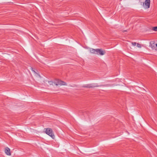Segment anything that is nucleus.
Returning a JSON list of instances; mask_svg holds the SVG:
<instances>
[{"label": "nucleus", "instance_id": "obj_4", "mask_svg": "<svg viewBox=\"0 0 157 157\" xmlns=\"http://www.w3.org/2000/svg\"><path fill=\"white\" fill-rule=\"evenodd\" d=\"M99 86L97 84H88L85 85L83 87L87 88L96 87Z\"/></svg>", "mask_w": 157, "mask_h": 157}, {"label": "nucleus", "instance_id": "obj_13", "mask_svg": "<svg viewBox=\"0 0 157 157\" xmlns=\"http://www.w3.org/2000/svg\"><path fill=\"white\" fill-rule=\"evenodd\" d=\"M32 71L35 73L37 74L36 72L33 70H32Z\"/></svg>", "mask_w": 157, "mask_h": 157}, {"label": "nucleus", "instance_id": "obj_2", "mask_svg": "<svg viewBox=\"0 0 157 157\" xmlns=\"http://www.w3.org/2000/svg\"><path fill=\"white\" fill-rule=\"evenodd\" d=\"M54 84H55L56 86H58V85H67V83L62 81L59 79H57L54 82Z\"/></svg>", "mask_w": 157, "mask_h": 157}, {"label": "nucleus", "instance_id": "obj_5", "mask_svg": "<svg viewBox=\"0 0 157 157\" xmlns=\"http://www.w3.org/2000/svg\"><path fill=\"white\" fill-rule=\"evenodd\" d=\"M96 54L102 56L104 55L105 53V51L102 49H96Z\"/></svg>", "mask_w": 157, "mask_h": 157}, {"label": "nucleus", "instance_id": "obj_3", "mask_svg": "<svg viewBox=\"0 0 157 157\" xmlns=\"http://www.w3.org/2000/svg\"><path fill=\"white\" fill-rule=\"evenodd\" d=\"M150 0H145L143 3V6L145 9H147L150 7Z\"/></svg>", "mask_w": 157, "mask_h": 157}, {"label": "nucleus", "instance_id": "obj_15", "mask_svg": "<svg viewBox=\"0 0 157 157\" xmlns=\"http://www.w3.org/2000/svg\"><path fill=\"white\" fill-rule=\"evenodd\" d=\"M157 47V44H156L155 45Z\"/></svg>", "mask_w": 157, "mask_h": 157}, {"label": "nucleus", "instance_id": "obj_6", "mask_svg": "<svg viewBox=\"0 0 157 157\" xmlns=\"http://www.w3.org/2000/svg\"><path fill=\"white\" fill-rule=\"evenodd\" d=\"M5 153L7 155H11L10 150V149L8 147H7L5 149Z\"/></svg>", "mask_w": 157, "mask_h": 157}, {"label": "nucleus", "instance_id": "obj_12", "mask_svg": "<svg viewBox=\"0 0 157 157\" xmlns=\"http://www.w3.org/2000/svg\"><path fill=\"white\" fill-rule=\"evenodd\" d=\"M132 44L134 46H135L136 45V42H132Z\"/></svg>", "mask_w": 157, "mask_h": 157}, {"label": "nucleus", "instance_id": "obj_9", "mask_svg": "<svg viewBox=\"0 0 157 157\" xmlns=\"http://www.w3.org/2000/svg\"><path fill=\"white\" fill-rule=\"evenodd\" d=\"M152 30L155 31H157V26L153 27Z\"/></svg>", "mask_w": 157, "mask_h": 157}, {"label": "nucleus", "instance_id": "obj_7", "mask_svg": "<svg viewBox=\"0 0 157 157\" xmlns=\"http://www.w3.org/2000/svg\"><path fill=\"white\" fill-rule=\"evenodd\" d=\"M90 51L92 53L96 54V49H94L93 48H91L90 50Z\"/></svg>", "mask_w": 157, "mask_h": 157}, {"label": "nucleus", "instance_id": "obj_1", "mask_svg": "<svg viewBox=\"0 0 157 157\" xmlns=\"http://www.w3.org/2000/svg\"><path fill=\"white\" fill-rule=\"evenodd\" d=\"M46 133L50 136L52 139H54L55 138V136L52 130L50 128H47L46 129Z\"/></svg>", "mask_w": 157, "mask_h": 157}, {"label": "nucleus", "instance_id": "obj_14", "mask_svg": "<svg viewBox=\"0 0 157 157\" xmlns=\"http://www.w3.org/2000/svg\"><path fill=\"white\" fill-rule=\"evenodd\" d=\"M126 31V30H123L122 32H125V31Z\"/></svg>", "mask_w": 157, "mask_h": 157}, {"label": "nucleus", "instance_id": "obj_11", "mask_svg": "<svg viewBox=\"0 0 157 157\" xmlns=\"http://www.w3.org/2000/svg\"><path fill=\"white\" fill-rule=\"evenodd\" d=\"M137 46L138 48H141V45L140 44H139V43H137Z\"/></svg>", "mask_w": 157, "mask_h": 157}, {"label": "nucleus", "instance_id": "obj_10", "mask_svg": "<svg viewBox=\"0 0 157 157\" xmlns=\"http://www.w3.org/2000/svg\"><path fill=\"white\" fill-rule=\"evenodd\" d=\"M48 83L50 85H53V84H54V82H53L52 81H48Z\"/></svg>", "mask_w": 157, "mask_h": 157}, {"label": "nucleus", "instance_id": "obj_8", "mask_svg": "<svg viewBox=\"0 0 157 157\" xmlns=\"http://www.w3.org/2000/svg\"><path fill=\"white\" fill-rule=\"evenodd\" d=\"M155 44H154V43H153V44H151V43L150 44V46L151 48L152 49H155Z\"/></svg>", "mask_w": 157, "mask_h": 157}]
</instances>
